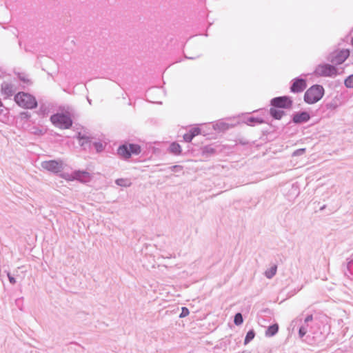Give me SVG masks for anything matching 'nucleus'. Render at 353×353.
I'll list each match as a JSON object with an SVG mask.
<instances>
[{
	"label": "nucleus",
	"mask_w": 353,
	"mask_h": 353,
	"mask_svg": "<svg viewBox=\"0 0 353 353\" xmlns=\"http://www.w3.org/2000/svg\"><path fill=\"white\" fill-rule=\"evenodd\" d=\"M78 138L79 139L80 141H82L81 142V145H84V143H86L88 141V139H89L88 137H87V136H81V133H79Z\"/></svg>",
	"instance_id": "24"
},
{
	"label": "nucleus",
	"mask_w": 353,
	"mask_h": 353,
	"mask_svg": "<svg viewBox=\"0 0 353 353\" xmlns=\"http://www.w3.org/2000/svg\"><path fill=\"white\" fill-rule=\"evenodd\" d=\"M309 119H310V114L306 112L296 114L293 117V121L296 123L305 122V121H307Z\"/></svg>",
	"instance_id": "10"
},
{
	"label": "nucleus",
	"mask_w": 353,
	"mask_h": 353,
	"mask_svg": "<svg viewBox=\"0 0 353 353\" xmlns=\"http://www.w3.org/2000/svg\"><path fill=\"white\" fill-rule=\"evenodd\" d=\"M299 335L301 337H303L306 334V330L304 327H301L299 329Z\"/></svg>",
	"instance_id": "27"
},
{
	"label": "nucleus",
	"mask_w": 353,
	"mask_h": 353,
	"mask_svg": "<svg viewBox=\"0 0 353 353\" xmlns=\"http://www.w3.org/2000/svg\"><path fill=\"white\" fill-rule=\"evenodd\" d=\"M1 92L6 97H10L13 93V89L12 85L9 83H3L1 85Z\"/></svg>",
	"instance_id": "12"
},
{
	"label": "nucleus",
	"mask_w": 353,
	"mask_h": 353,
	"mask_svg": "<svg viewBox=\"0 0 353 353\" xmlns=\"http://www.w3.org/2000/svg\"><path fill=\"white\" fill-rule=\"evenodd\" d=\"M19 78L23 81V82L25 83H29L30 82V79H28V76L27 75H25V74H23V75H21L19 74Z\"/></svg>",
	"instance_id": "26"
},
{
	"label": "nucleus",
	"mask_w": 353,
	"mask_h": 353,
	"mask_svg": "<svg viewBox=\"0 0 353 353\" xmlns=\"http://www.w3.org/2000/svg\"><path fill=\"white\" fill-rule=\"evenodd\" d=\"M234 322L236 325H239L243 323V316L241 313L235 314Z\"/></svg>",
	"instance_id": "20"
},
{
	"label": "nucleus",
	"mask_w": 353,
	"mask_h": 353,
	"mask_svg": "<svg viewBox=\"0 0 353 353\" xmlns=\"http://www.w3.org/2000/svg\"><path fill=\"white\" fill-rule=\"evenodd\" d=\"M188 314H189L188 309L186 308V307H183L182 308V312L180 314V317H185V316H188Z\"/></svg>",
	"instance_id": "25"
},
{
	"label": "nucleus",
	"mask_w": 353,
	"mask_h": 353,
	"mask_svg": "<svg viewBox=\"0 0 353 353\" xmlns=\"http://www.w3.org/2000/svg\"><path fill=\"white\" fill-rule=\"evenodd\" d=\"M14 101L18 105L25 109H32L37 107L35 98L26 92H20L14 96Z\"/></svg>",
	"instance_id": "1"
},
{
	"label": "nucleus",
	"mask_w": 353,
	"mask_h": 353,
	"mask_svg": "<svg viewBox=\"0 0 353 353\" xmlns=\"http://www.w3.org/2000/svg\"><path fill=\"white\" fill-rule=\"evenodd\" d=\"M278 324H274L268 327V330L265 332V335L269 337L272 336L278 332Z\"/></svg>",
	"instance_id": "13"
},
{
	"label": "nucleus",
	"mask_w": 353,
	"mask_h": 353,
	"mask_svg": "<svg viewBox=\"0 0 353 353\" xmlns=\"http://www.w3.org/2000/svg\"><path fill=\"white\" fill-rule=\"evenodd\" d=\"M276 270H277L276 265L272 266L269 270L265 271V276L268 279L272 278L273 276L275 275V274L276 272Z\"/></svg>",
	"instance_id": "18"
},
{
	"label": "nucleus",
	"mask_w": 353,
	"mask_h": 353,
	"mask_svg": "<svg viewBox=\"0 0 353 353\" xmlns=\"http://www.w3.org/2000/svg\"><path fill=\"white\" fill-rule=\"evenodd\" d=\"M193 137H196L201 134V130L199 128H194L189 131Z\"/></svg>",
	"instance_id": "22"
},
{
	"label": "nucleus",
	"mask_w": 353,
	"mask_h": 353,
	"mask_svg": "<svg viewBox=\"0 0 353 353\" xmlns=\"http://www.w3.org/2000/svg\"><path fill=\"white\" fill-rule=\"evenodd\" d=\"M270 114L271 115L276 119H280L283 117L284 112L282 110L276 109V108L274 107L270 108Z\"/></svg>",
	"instance_id": "15"
},
{
	"label": "nucleus",
	"mask_w": 353,
	"mask_h": 353,
	"mask_svg": "<svg viewBox=\"0 0 353 353\" xmlns=\"http://www.w3.org/2000/svg\"><path fill=\"white\" fill-rule=\"evenodd\" d=\"M314 72L320 77H332L336 74V69L330 65H321L316 68Z\"/></svg>",
	"instance_id": "5"
},
{
	"label": "nucleus",
	"mask_w": 353,
	"mask_h": 353,
	"mask_svg": "<svg viewBox=\"0 0 353 353\" xmlns=\"http://www.w3.org/2000/svg\"><path fill=\"white\" fill-rule=\"evenodd\" d=\"M116 183L118 185H120L122 187H129L131 185V181L128 179H118L116 181Z\"/></svg>",
	"instance_id": "17"
},
{
	"label": "nucleus",
	"mask_w": 353,
	"mask_h": 353,
	"mask_svg": "<svg viewBox=\"0 0 353 353\" xmlns=\"http://www.w3.org/2000/svg\"><path fill=\"white\" fill-rule=\"evenodd\" d=\"M52 123L61 129H68L72 124V119L68 113L56 114L51 117Z\"/></svg>",
	"instance_id": "3"
},
{
	"label": "nucleus",
	"mask_w": 353,
	"mask_h": 353,
	"mask_svg": "<svg viewBox=\"0 0 353 353\" xmlns=\"http://www.w3.org/2000/svg\"><path fill=\"white\" fill-rule=\"evenodd\" d=\"M73 179L86 182L90 179V174L85 172H76Z\"/></svg>",
	"instance_id": "11"
},
{
	"label": "nucleus",
	"mask_w": 353,
	"mask_h": 353,
	"mask_svg": "<svg viewBox=\"0 0 353 353\" xmlns=\"http://www.w3.org/2000/svg\"><path fill=\"white\" fill-rule=\"evenodd\" d=\"M313 319V317H312V315H309L307 316L305 319V322H308V321H310Z\"/></svg>",
	"instance_id": "29"
},
{
	"label": "nucleus",
	"mask_w": 353,
	"mask_h": 353,
	"mask_svg": "<svg viewBox=\"0 0 353 353\" xmlns=\"http://www.w3.org/2000/svg\"><path fill=\"white\" fill-rule=\"evenodd\" d=\"M141 147L137 144H124L118 148V154L124 159H129L132 155H137L141 152Z\"/></svg>",
	"instance_id": "4"
},
{
	"label": "nucleus",
	"mask_w": 353,
	"mask_h": 353,
	"mask_svg": "<svg viewBox=\"0 0 353 353\" xmlns=\"http://www.w3.org/2000/svg\"><path fill=\"white\" fill-rule=\"evenodd\" d=\"M170 152L175 155H179L181 153V148L180 145L176 142H173L170 146Z\"/></svg>",
	"instance_id": "14"
},
{
	"label": "nucleus",
	"mask_w": 353,
	"mask_h": 353,
	"mask_svg": "<svg viewBox=\"0 0 353 353\" xmlns=\"http://www.w3.org/2000/svg\"><path fill=\"white\" fill-rule=\"evenodd\" d=\"M324 90L321 85H313L305 93L304 100L307 103L313 104L319 101L323 95Z\"/></svg>",
	"instance_id": "2"
},
{
	"label": "nucleus",
	"mask_w": 353,
	"mask_h": 353,
	"mask_svg": "<svg viewBox=\"0 0 353 353\" xmlns=\"http://www.w3.org/2000/svg\"><path fill=\"white\" fill-rule=\"evenodd\" d=\"M96 145V148H97V150H99L102 148V145L101 144H95Z\"/></svg>",
	"instance_id": "30"
},
{
	"label": "nucleus",
	"mask_w": 353,
	"mask_h": 353,
	"mask_svg": "<svg viewBox=\"0 0 353 353\" xmlns=\"http://www.w3.org/2000/svg\"><path fill=\"white\" fill-rule=\"evenodd\" d=\"M349 55L350 52L348 50L336 51L332 61L336 64H341L347 59Z\"/></svg>",
	"instance_id": "8"
},
{
	"label": "nucleus",
	"mask_w": 353,
	"mask_h": 353,
	"mask_svg": "<svg viewBox=\"0 0 353 353\" xmlns=\"http://www.w3.org/2000/svg\"><path fill=\"white\" fill-rule=\"evenodd\" d=\"M271 104L275 108H288L292 106V101L288 97H280L273 99Z\"/></svg>",
	"instance_id": "7"
},
{
	"label": "nucleus",
	"mask_w": 353,
	"mask_h": 353,
	"mask_svg": "<svg viewBox=\"0 0 353 353\" xmlns=\"http://www.w3.org/2000/svg\"><path fill=\"white\" fill-rule=\"evenodd\" d=\"M262 123H263L262 119L254 117H249L246 121V123L251 126H254L256 124H261Z\"/></svg>",
	"instance_id": "16"
},
{
	"label": "nucleus",
	"mask_w": 353,
	"mask_h": 353,
	"mask_svg": "<svg viewBox=\"0 0 353 353\" xmlns=\"http://www.w3.org/2000/svg\"><path fill=\"white\" fill-rule=\"evenodd\" d=\"M255 336V333L253 330L249 331L245 338V344L248 343L250 341H252Z\"/></svg>",
	"instance_id": "19"
},
{
	"label": "nucleus",
	"mask_w": 353,
	"mask_h": 353,
	"mask_svg": "<svg viewBox=\"0 0 353 353\" xmlns=\"http://www.w3.org/2000/svg\"><path fill=\"white\" fill-rule=\"evenodd\" d=\"M345 85L347 88H353V74L349 76L345 80Z\"/></svg>",
	"instance_id": "21"
},
{
	"label": "nucleus",
	"mask_w": 353,
	"mask_h": 353,
	"mask_svg": "<svg viewBox=\"0 0 353 353\" xmlns=\"http://www.w3.org/2000/svg\"><path fill=\"white\" fill-rule=\"evenodd\" d=\"M41 166L45 170L57 173L60 172L63 168V163L61 161H55V160H50V161H46L42 162Z\"/></svg>",
	"instance_id": "6"
},
{
	"label": "nucleus",
	"mask_w": 353,
	"mask_h": 353,
	"mask_svg": "<svg viewBox=\"0 0 353 353\" xmlns=\"http://www.w3.org/2000/svg\"><path fill=\"white\" fill-rule=\"evenodd\" d=\"M306 87V83L303 79H296L291 87V91L293 92H300Z\"/></svg>",
	"instance_id": "9"
},
{
	"label": "nucleus",
	"mask_w": 353,
	"mask_h": 353,
	"mask_svg": "<svg viewBox=\"0 0 353 353\" xmlns=\"http://www.w3.org/2000/svg\"><path fill=\"white\" fill-rule=\"evenodd\" d=\"M3 106V103L1 101V100L0 99V107H2Z\"/></svg>",
	"instance_id": "32"
},
{
	"label": "nucleus",
	"mask_w": 353,
	"mask_h": 353,
	"mask_svg": "<svg viewBox=\"0 0 353 353\" xmlns=\"http://www.w3.org/2000/svg\"><path fill=\"white\" fill-rule=\"evenodd\" d=\"M194 137H193V135L190 132H188L183 135V139L186 142H190Z\"/></svg>",
	"instance_id": "23"
},
{
	"label": "nucleus",
	"mask_w": 353,
	"mask_h": 353,
	"mask_svg": "<svg viewBox=\"0 0 353 353\" xmlns=\"http://www.w3.org/2000/svg\"><path fill=\"white\" fill-rule=\"evenodd\" d=\"M305 152V149L303 148V149H301V150H299L296 152V153L299 154L300 152Z\"/></svg>",
	"instance_id": "31"
},
{
	"label": "nucleus",
	"mask_w": 353,
	"mask_h": 353,
	"mask_svg": "<svg viewBox=\"0 0 353 353\" xmlns=\"http://www.w3.org/2000/svg\"><path fill=\"white\" fill-rule=\"evenodd\" d=\"M8 277L9 279L10 282L12 284H14L16 283V281H15L14 278L12 277L9 272L8 273Z\"/></svg>",
	"instance_id": "28"
}]
</instances>
